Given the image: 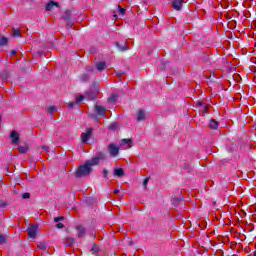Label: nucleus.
Wrapping results in <instances>:
<instances>
[{
  "mask_svg": "<svg viewBox=\"0 0 256 256\" xmlns=\"http://www.w3.org/2000/svg\"><path fill=\"white\" fill-rule=\"evenodd\" d=\"M93 171L92 168L88 166V164L85 162L83 165H81L75 172L74 177L77 179L81 177H87V175H91V172Z\"/></svg>",
  "mask_w": 256,
  "mask_h": 256,
  "instance_id": "obj_1",
  "label": "nucleus"
},
{
  "mask_svg": "<svg viewBox=\"0 0 256 256\" xmlns=\"http://www.w3.org/2000/svg\"><path fill=\"white\" fill-rule=\"evenodd\" d=\"M133 147V140L131 139H123L120 142V149L126 151L127 149H131Z\"/></svg>",
  "mask_w": 256,
  "mask_h": 256,
  "instance_id": "obj_2",
  "label": "nucleus"
},
{
  "mask_svg": "<svg viewBox=\"0 0 256 256\" xmlns=\"http://www.w3.org/2000/svg\"><path fill=\"white\" fill-rule=\"evenodd\" d=\"M108 153L110 157H117V155H119V147L115 144H110L108 146Z\"/></svg>",
  "mask_w": 256,
  "mask_h": 256,
  "instance_id": "obj_3",
  "label": "nucleus"
},
{
  "mask_svg": "<svg viewBox=\"0 0 256 256\" xmlns=\"http://www.w3.org/2000/svg\"><path fill=\"white\" fill-rule=\"evenodd\" d=\"M39 229V225L35 224L28 228V236L30 239H35L37 237V231Z\"/></svg>",
  "mask_w": 256,
  "mask_h": 256,
  "instance_id": "obj_4",
  "label": "nucleus"
},
{
  "mask_svg": "<svg viewBox=\"0 0 256 256\" xmlns=\"http://www.w3.org/2000/svg\"><path fill=\"white\" fill-rule=\"evenodd\" d=\"M183 3H185L183 0H172V7L175 11H181Z\"/></svg>",
  "mask_w": 256,
  "mask_h": 256,
  "instance_id": "obj_5",
  "label": "nucleus"
},
{
  "mask_svg": "<svg viewBox=\"0 0 256 256\" xmlns=\"http://www.w3.org/2000/svg\"><path fill=\"white\" fill-rule=\"evenodd\" d=\"M93 133V128H88L86 132L82 133V143H87Z\"/></svg>",
  "mask_w": 256,
  "mask_h": 256,
  "instance_id": "obj_6",
  "label": "nucleus"
},
{
  "mask_svg": "<svg viewBox=\"0 0 256 256\" xmlns=\"http://www.w3.org/2000/svg\"><path fill=\"white\" fill-rule=\"evenodd\" d=\"M85 163L90 169H92V167H95V165H99V158L95 156L94 158L87 160Z\"/></svg>",
  "mask_w": 256,
  "mask_h": 256,
  "instance_id": "obj_7",
  "label": "nucleus"
},
{
  "mask_svg": "<svg viewBox=\"0 0 256 256\" xmlns=\"http://www.w3.org/2000/svg\"><path fill=\"white\" fill-rule=\"evenodd\" d=\"M95 111H96L97 115H100V117H105V107L96 105Z\"/></svg>",
  "mask_w": 256,
  "mask_h": 256,
  "instance_id": "obj_8",
  "label": "nucleus"
},
{
  "mask_svg": "<svg viewBox=\"0 0 256 256\" xmlns=\"http://www.w3.org/2000/svg\"><path fill=\"white\" fill-rule=\"evenodd\" d=\"M12 143H19V133L17 131H12L10 134Z\"/></svg>",
  "mask_w": 256,
  "mask_h": 256,
  "instance_id": "obj_9",
  "label": "nucleus"
},
{
  "mask_svg": "<svg viewBox=\"0 0 256 256\" xmlns=\"http://www.w3.org/2000/svg\"><path fill=\"white\" fill-rule=\"evenodd\" d=\"M96 97H97V92H93V91L86 92V99H88V101H93V99H95Z\"/></svg>",
  "mask_w": 256,
  "mask_h": 256,
  "instance_id": "obj_10",
  "label": "nucleus"
},
{
  "mask_svg": "<svg viewBox=\"0 0 256 256\" xmlns=\"http://www.w3.org/2000/svg\"><path fill=\"white\" fill-rule=\"evenodd\" d=\"M145 117H146L145 110H139L138 113H137L136 120L137 121H144Z\"/></svg>",
  "mask_w": 256,
  "mask_h": 256,
  "instance_id": "obj_11",
  "label": "nucleus"
},
{
  "mask_svg": "<svg viewBox=\"0 0 256 256\" xmlns=\"http://www.w3.org/2000/svg\"><path fill=\"white\" fill-rule=\"evenodd\" d=\"M55 7H59V5L53 1H51L50 3H48L46 5V11H53V9H55Z\"/></svg>",
  "mask_w": 256,
  "mask_h": 256,
  "instance_id": "obj_12",
  "label": "nucleus"
},
{
  "mask_svg": "<svg viewBox=\"0 0 256 256\" xmlns=\"http://www.w3.org/2000/svg\"><path fill=\"white\" fill-rule=\"evenodd\" d=\"M114 175L116 177H123L125 175V171L123 170V168H116L114 170Z\"/></svg>",
  "mask_w": 256,
  "mask_h": 256,
  "instance_id": "obj_13",
  "label": "nucleus"
},
{
  "mask_svg": "<svg viewBox=\"0 0 256 256\" xmlns=\"http://www.w3.org/2000/svg\"><path fill=\"white\" fill-rule=\"evenodd\" d=\"M77 232H78V237H85V233H86V231H85V227H83V226H78L77 227Z\"/></svg>",
  "mask_w": 256,
  "mask_h": 256,
  "instance_id": "obj_14",
  "label": "nucleus"
},
{
  "mask_svg": "<svg viewBox=\"0 0 256 256\" xmlns=\"http://www.w3.org/2000/svg\"><path fill=\"white\" fill-rule=\"evenodd\" d=\"M116 47L119 49V51H127V44H125V42H122L121 44L116 42Z\"/></svg>",
  "mask_w": 256,
  "mask_h": 256,
  "instance_id": "obj_15",
  "label": "nucleus"
},
{
  "mask_svg": "<svg viewBox=\"0 0 256 256\" xmlns=\"http://www.w3.org/2000/svg\"><path fill=\"white\" fill-rule=\"evenodd\" d=\"M71 15H72L71 10H67V11L63 14L62 18L64 19V21H71Z\"/></svg>",
  "mask_w": 256,
  "mask_h": 256,
  "instance_id": "obj_16",
  "label": "nucleus"
},
{
  "mask_svg": "<svg viewBox=\"0 0 256 256\" xmlns=\"http://www.w3.org/2000/svg\"><path fill=\"white\" fill-rule=\"evenodd\" d=\"M96 159H98V161H105V159H107V155L103 152H99L97 155H96Z\"/></svg>",
  "mask_w": 256,
  "mask_h": 256,
  "instance_id": "obj_17",
  "label": "nucleus"
},
{
  "mask_svg": "<svg viewBox=\"0 0 256 256\" xmlns=\"http://www.w3.org/2000/svg\"><path fill=\"white\" fill-rule=\"evenodd\" d=\"M209 127L210 129H217V127H219V123L216 120H210Z\"/></svg>",
  "mask_w": 256,
  "mask_h": 256,
  "instance_id": "obj_18",
  "label": "nucleus"
},
{
  "mask_svg": "<svg viewBox=\"0 0 256 256\" xmlns=\"http://www.w3.org/2000/svg\"><path fill=\"white\" fill-rule=\"evenodd\" d=\"M107 64H105V62H98L96 63V68L98 71H103V69H105Z\"/></svg>",
  "mask_w": 256,
  "mask_h": 256,
  "instance_id": "obj_19",
  "label": "nucleus"
},
{
  "mask_svg": "<svg viewBox=\"0 0 256 256\" xmlns=\"http://www.w3.org/2000/svg\"><path fill=\"white\" fill-rule=\"evenodd\" d=\"M108 129H110V131H115V130L119 129V124L112 123L109 125Z\"/></svg>",
  "mask_w": 256,
  "mask_h": 256,
  "instance_id": "obj_20",
  "label": "nucleus"
},
{
  "mask_svg": "<svg viewBox=\"0 0 256 256\" xmlns=\"http://www.w3.org/2000/svg\"><path fill=\"white\" fill-rule=\"evenodd\" d=\"M18 151L19 153H27V151H29V148L27 146H19Z\"/></svg>",
  "mask_w": 256,
  "mask_h": 256,
  "instance_id": "obj_21",
  "label": "nucleus"
},
{
  "mask_svg": "<svg viewBox=\"0 0 256 256\" xmlns=\"http://www.w3.org/2000/svg\"><path fill=\"white\" fill-rule=\"evenodd\" d=\"M74 243H75V239H73V238H68L65 241V245H67L68 247H71V245H73Z\"/></svg>",
  "mask_w": 256,
  "mask_h": 256,
  "instance_id": "obj_22",
  "label": "nucleus"
},
{
  "mask_svg": "<svg viewBox=\"0 0 256 256\" xmlns=\"http://www.w3.org/2000/svg\"><path fill=\"white\" fill-rule=\"evenodd\" d=\"M115 101H117V95H116V94H112V95L108 98V102H109V103H115Z\"/></svg>",
  "mask_w": 256,
  "mask_h": 256,
  "instance_id": "obj_23",
  "label": "nucleus"
},
{
  "mask_svg": "<svg viewBox=\"0 0 256 256\" xmlns=\"http://www.w3.org/2000/svg\"><path fill=\"white\" fill-rule=\"evenodd\" d=\"M47 111L49 115H52L54 111H57V106H49Z\"/></svg>",
  "mask_w": 256,
  "mask_h": 256,
  "instance_id": "obj_24",
  "label": "nucleus"
},
{
  "mask_svg": "<svg viewBox=\"0 0 256 256\" xmlns=\"http://www.w3.org/2000/svg\"><path fill=\"white\" fill-rule=\"evenodd\" d=\"M38 248L45 251V249H47V244L45 242H39L38 243Z\"/></svg>",
  "mask_w": 256,
  "mask_h": 256,
  "instance_id": "obj_25",
  "label": "nucleus"
},
{
  "mask_svg": "<svg viewBox=\"0 0 256 256\" xmlns=\"http://www.w3.org/2000/svg\"><path fill=\"white\" fill-rule=\"evenodd\" d=\"M6 242L7 238L5 237V235L0 234V245H5Z\"/></svg>",
  "mask_w": 256,
  "mask_h": 256,
  "instance_id": "obj_26",
  "label": "nucleus"
},
{
  "mask_svg": "<svg viewBox=\"0 0 256 256\" xmlns=\"http://www.w3.org/2000/svg\"><path fill=\"white\" fill-rule=\"evenodd\" d=\"M7 42H8L7 38L2 37V38L0 39V45H1V47H5V45H7Z\"/></svg>",
  "mask_w": 256,
  "mask_h": 256,
  "instance_id": "obj_27",
  "label": "nucleus"
},
{
  "mask_svg": "<svg viewBox=\"0 0 256 256\" xmlns=\"http://www.w3.org/2000/svg\"><path fill=\"white\" fill-rule=\"evenodd\" d=\"M12 35H13V37H21V31H19V29H16V30H14Z\"/></svg>",
  "mask_w": 256,
  "mask_h": 256,
  "instance_id": "obj_28",
  "label": "nucleus"
},
{
  "mask_svg": "<svg viewBox=\"0 0 256 256\" xmlns=\"http://www.w3.org/2000/svg\"><path fill=\"white\" fill-rule=\"evenodd\" d=\"M31 197V194L29 192L22 194V199H29Z\"/></svg>",
  "mask_w": 256,
  "mask_h": 256,
  "instance_id": "obj_29",
  "label": "nucleus"
},
{
  "mask_svg": "<svg viewBox=\"0 0 256 256\" xmlns=\"http://www.w3.org/2000/svg\"><path fill=\"white\" fill-rule=\"evenodd\" d=\"M84 99H85V96L80 95V96L77 97L76 103H81V101H83Z\"/></svg>",
  "mask_w": 256,
  "mask_h": 256,
  "instance_id": "obj_30",
  "label": "nucleus"
},
{
  "mask_svg": "<svg viewBox=\"0 0 256 256\" xmlns=\"http://www.w3.org/2000/svg\"><path fill=\"white\" fill-rule=\"evenodd\" d=\"M149 184V178H145L143 181V187L144 189H147V185Z\"/></svg>",
  "mask_w": 256,
  "mask_h": 256,
  "instance_id": "obj_31",
  "label": "nucleus"
},
{
  "mask_svg": "<svg viewBox=\"0 0 256 256\" xmlns=\"http://www.w3.org/2000/svg\"><path fill=\"white\" fill-rule=\"evenodd\" d=\"M107 175H109V171L107 169H103V177L107 179Z\"/></svg>",
  "mask_w": 256,
  "mask_h": 256,
  "instance_id": "obj_32",
  "label": "nucleus"
},
{
  "mask_svg": "<svg viewBox=\"0 0 256 256\" xmlns=\"http://www.w3.org/2000/svg\"><path fill=\"white\" fill-rule=\"evenodd\" d=\"M63 219H65L64 217H55L54 221L55 223H59V221H63Z\"/></svg>",
  "mask_w": 256,
  "mask_h": 256,
  "instance_id": "obj_33",
  "label": "nucleus"
},
{
  "mask_svg": "<svg viewBox=\"0 0 256 256\" xmlns=\"http://www.w3.org/2000/svg\"><path fill=\"white\" fill-rule=\"evenodd\" d=\"M56 227H57V229H63V227H65V226L63 225V223H57Z\"/></svg>",
  "mask_w": 256,
  "mask_h": 256,
  "instance_id": "obj_34",
  "label": "nucleus"
},
{
  "mask_svg": "<svg viewBox=\"0 0 256 256\" xmlns=\"http://www.w3.org/2000/svg\"><path fill=\"white\" fill-rule=\"evenodd\" d=\"M0 207H7V202L0 201Z\"/></svg>",
  "mask_w": 256,
  "mask_h": 256,
  "instance_id": "obj_35",
  "label": "nucleus"
},
{
  "mask_svg": "<svg viewBox=\"0 0 256 256\" xmlns=\"http://www.w3.org/2000/svg\"><path fill=\"white\" fill-rule=\"evenodd\" d=\"M68 107L70 109H73V107H75V103H73V102L68 103Z\"/></svg>",
  "mask_w": 256,
  "mask_h": 256,
  "instance_id": "obj_36",
  "label": "nucleus"
},
{
  "mask_svg": "<svg viewBox=\"0 0 256 256\" xmlns=\"http://www.w3.org/2000/svg\"><path fill=\"white\" fill-rule=\"evenodd\" d=\"M119 11H120V14H121V15H125V9L120 8V6H119Z\"/></svg>",
  "mask_w": 256,
  "mask_h": 256,
  "instance_id": "obj_37",
  "label": "nucleus"
},
{
  "mask_svg": "<svg viewBox=\"0 0 256 256\" xmlns=\"http://www.w3.org/2000/svg\"><path fill=\"white\" fill-rule=\"evenodd\" d=\"M66 21L68 23V27H73V21H71V20H66Z\"/></svg>",
  "mask_w": 256,
  "mask_h": 256,
  "instance_id": "obj_38",
  "label": "nucleus"
},
{
  "mask_svg": "<svg viewBox=\"0 0 256 256\" xmlns=\"http://www.w3.org/2000/svg\"><path fill=\"white\" fill-rule=\"evenodd\" d=\"M42 149H43V151H46V153H49V147L43 146Z\"/></svg>",
  "mask_w": 256,
  "mask_h": 256,
  "instance_id": "obj_39",
  "label": "nucleus"
},
{
  "mask_svg": "<svg viewBox=\"0 0 256 256\" xmlns=\"http://www.w3.org/2000/svg\"><path fill=\"white\" fill-rule=\"evenodd\" d=\"M15 53H17L15 50L11 51V55H15Z\"/></svg>",
  "mask_w": 256,
  "mask_h": 256,
  "instance_id": "obj_40",
  "label": "nucleus"
},
{
  "mask_svg": "<svg viewBox=\"0 0 256 256\" xmlns=\"http://www.w3.org/2000/svg\"><path fill=\"white\" fill-rule=\"evenodd\" d=\"M114 193H119V189H115V190H114Z\"/></svg>",
  "mask_w": 256,
  "mask_h": 256,
  "instance_id": "obj_41",
  "label": "nucleus"
},
{
  "mask_svg": "<svg viewBox=\"0 0 256 256\" xmlns=\"http://www.w3.org/2000/svg\"><path fill=\"white\" fill-rule=\"evenodd\" d=\"M198 105H200V106L203 105V102H198Z\"/></svg>",
  "mask_w": 256,
  "mask_h": 256,
  "instance_id": "obj_42",
  "label": "nucleus"
}]
</instances>
